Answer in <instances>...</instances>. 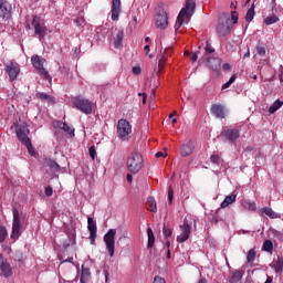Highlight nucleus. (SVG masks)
<instances>
[{"label": "nucleus", "mask_w": 283, "mask_h": 283, "mask_svg": "<svg viewBox=\"0 0 283 283\" xmlns=\"http://www.w3.org/2000/svg\"><path fill=\"white\" fill-rule=\"evenodd\" d=\"M196 12V1L195 0H187L186 6L181 9L177 17V21L175 24V32H178L180 28L185 24V17L191 19Z\"/></svg>", "instance_id": "f257e3e1"}, {"label": "nucleus", "mask_w": 283, "mask_h": 283, "mask_svg": "<svg viewBox=\"0 0 283 283\" xmlns=\"http://www.w3.org/2000/svg\"><path fill=\"white\" fill-rule=\"evenodd\" d=\"M31 63H32L33 67H35V70H38L40 76L42 78H44V81H49V83H52V76L50 75L48 70H45V67H44L45 63H48L45 61V59H43L39 55H33L31 57Z\"/></svg>", "instance_id": "f03ea898"}, {"label": "nucleus", "mask_w": 283, "mask_h": 283, "mask_svg": "<svg viewBox=\"0 0 283 283\" xmlns=\"http://www.w3.org/2000/svg\"><path fill=\"white\" fill-rule=\"evenodd\" d=\"M126 165L130 174H138L143 169V155L140 153H133L127 158Z\"/></svg>", "instance_id": "7ed1b4c3"}, {"label": "nucleus", "mask_w": 283, "mask_h": 283, "mask_svg": "<svg viewBox=\"0 0 283 283\" xmlns=\"http://www.w3.org/2000/svg\"><path fill=\"white\" fill-rule=\"evenodd\" d=\"M109 258H114L116 251V229H109L103 238Z\"/></svg>", "instance_id": "20e7f679"}, {"label": "nucleus", "mask_w": 283, "mask_h": 283, "mask_svg": "<svg viewBox=\"0 0 283 283\" xmlns=\"http://www.w3.org/2000/svg\"><path fill=\"white\" fill-rule=\"evenodd\" d=\"M71 103L76 109H78L83 114H92V102L90 99L83 98L81 96H75L71 98Z\"/></svg>", "instance_id": "39448f33"}, {"label": "nucleus", "mask_w": 283, "mask_h": 283, "mask_svg": "<svg viewBox=\"0 0 283 283\" xmlns=\"http://www.w3.org/2000/svg\"><path fill=\"white\" fill-rule=\"evenodd\" d=\"M13 127H15V136L18 138V140H20L21 143H25L28 140H30V128L29 125L25 122H15L13 124Z\"/></svg>", "instance_id": "423d86ee"}, {"label": "nucleus", "mask_w": 283, "mask_h": 283, "mask_svg": "<svg viewBox=\"0 0 283 283\" xmlns=\"http://www.w3.org/2000/svg\"><path fill=\"white\" fill-rule=\"evenodd\" d=\"M117 135L120 140H129V138H132V124H129L127 119L118 120Z\"/></svg>", "instance_id": "0eeeda50"}, {"label": "nucleus", "mask_w": 283, "mask_h": 283, "mask_svg": "<svg viewBox=\"0 0 283 283\" xmlns=\"http://www.w3.org/2000/svg\"><path fill=\"white\" fill-rule=\"evenodd\" d=\"M231 32V18L221 15L217 24V33L219 36H227Z\"/></svg>", "instance_id": "6e6552de"}, {"label": "nucleus", "mask_w": 283, "mask_h": 283, "mask_svg": "<svg viewBox=\"0 0 283 283\" xmlns=\"http://www.w3.org/2000/svg\"><path fill=\"white\" fill-rule=\"evenodd\" d=\"M155 23L160 30H165L169 25V18H167V11L165 9L160 7L156 8Z\"/></svg>", "instance_id": "1a4fd4ad"}, {"label": "nucleus", "mask_w": 283, "mask_h": 283, "mask_svg": "<svg viewBox=\"0 0 283 283\" xmlns=\"http://www.w3.org/2000/svg\"><path fill=\"white\" fill-rule=\"evenodd\" d=\"M19 235H21V217L19 214V210L17 208H13L11 239L19 240Z\"/></svg>", "instance_id": "9d476101"}, {"label": "nucleus", "mask_w": 283, "mask_h": 283, "mask_svg": "<svg viewBox=\"0 0 283 283\" xmlns=\"http://www.w3.org/2000/svg\"><path fill=\"white\" fill-rule=\"evenodd\" d=\"M179 228L181 233L180 235H177V242L182 244V242H187V240L191 238V226L187 221H184V224H181Z\"/></svg>", "instance_id": "9b49d317"}, {"label": "nucleus", "mask_w": 283, "mask_h": 283, "mask_svg": "<svg viewBox=\"0 0 283 283\" xmlns=\"http://www.w3.org/2000/svg\"><path fill=\"white\" fill-rule=\"evenodd\" d=\"M0 17L6 21L12 19V4L8 0H0Z\"/></svg>", "instance_id": "f8f14e48"}, {"label": "nucleus", "mask_w": 283, "mask_h": 283, "mask_svg": "<svg viewBox=\"0 0 283 283\" xmlns=\"http://www.w3.org/2000/svg\"><path fill=\"white\" fill-rule=\"evenodd\" d=\"M221 136L226 138L229 143L233 144L240 138V129L238 128H228L221 132Z\"/></svg>", "instance_id": "ddd939ff"}, {"label": "nucleus", "mask_w": 283, "mask_h": 283, "mask_svg": "<svg viewBox=\"0 0 283 283\" xmlns=\"http://www.w3.org/2000/svg\"><path fill=\"white\" fill-rule=\"evenodd\" d=\"M4 67H6L7 74L9 75L10 81H17V77L21 72L19 64L14 62H10L9 64H4Z\"/></svg>", "instance_id": "4468645a"}, {"label": "nucleus", "mask_w": 283, "mask_h": 283, "mask_svg": "<svg viewBox=\"0 0 283 283\" xmlns=\"http://www.w3.org/2000/svg\"><path fill=\"white\" fill-rule=\"evenodd\" d=\"M31 25L34 28L35 34L40 36V39H43L45 36V25L41 24V18L38 15H33V20L31 22Z\"/></svg>", "instance_id": "2eb2a0df"}, {"label": "nucleus", "mask_w": 283, "mask_h": 283, "mask_svg": "<svg viewBox=\"0 0 283 283\" xmlns=\"http://www.w3.org/2000/svg\"><path fill=\"white\" fill-rule=\"evenodd\" d=\"M87 229L90 231L91 244H96V233L98 229L96 228V221H94V218L92 217L87 218Z\"/></svg>", "instance_id": "dca6fc26"}, {"label": "nucleus", "mask_w": 283, "mask_h": 283, "mask_svg": "<svg viewBox=\"0 0 283 283\" xmlns=\"http://www.w3.org/2000/svg\"><path fill=\"white\" fill-rule=\"evenodd\" d=\"M210 114L214 116V118H226L227 117V111L224 109V106L222 104H212L210 108Z\"/></svg>", "instance_id": "f3484780"}, {"label": "nucleus", "mask_w": 283, "mask_h": 283, "mask_svg": "<svg viewBox=\"0 0 283 283\" xmlns=\"http://www.w3.org/2000/svg\"><path fill=\"white\" fill-rule=\"evenodd\" d=\"M122 2L120 0H112V20L118 21V17H120L122 12Z\"/></svg>", "instance_id": "a211bd4d"}, {"label": "nucleus", "mask_w": 283, "mask_h": 283, "mask_svg": "<svg viewBox=\"0 0 283 283\" xmlns=\"http://www.w3.org/2000/svg\"><path fill=\"white\" fill-rule=\"evenodd\" d=\"M193 149H196V147L193 146V142H189L181 145L179 151L182 158H187V156H191L193 154Z\"/></svg>", "instance_id": "6ab92c4d"}, {"label": "nucleus", "mask_w": 283, "mask_h": 283, "mask_svg": "<svg viewBox=\"0 0 283 283\" xmlns=\"http://www.w3.org/2000/svg\"><path fill=\"white\" fill-rule=\"evenodd\" d=\"M0 271L3 277H12V266L3 259L0 262Z\"/></svg>", "instance_id": "aec40b11"}, {"label": "nucleus", "mask_w": 283, "mask_h": 283, "mask_svg": "<svg viewBox=\"0 0 283 283\" xmlns=\"http://www.w3.org/2000/svg\"><path fill=\"white\" fill-rule=\"evenodd\" d=\"M207 65L210 70H213V72H218L222 66V60L220 57H208Z\"/></svg>", "instance_id": "412c9836"}, {"label": "nucleus", "mask_w": 283, "mask_h": 283, "mask_svg": "<svg viewBox=\"0 0 283 283\" xmlns=\"http://www.w3.org/2000/svg\"><path fill=\"white\" fill-rule=\"evenodd\" d=\"M55 127H59V129H62V132H65V134L70 135L71 138H74V128L70 127L67 123L56 122Z\"/></svg>", "instance_id": "4be33fe9"}, {"label": "nucleus", "mask_w": 283, "mask_h": 283, "mask_svg": "<svg viewBox=\"0 0 283 283\" xmlns=\"http://www.w3.org/2000/svg\"><path fill=\"white\" fill-rule=\"evenodd\" d=\"M146 209L148 211H151L153 213H156L158 211V207L156 203V198L154 197H148L146 200Z\"/></svg>", "instance_id": "5701e85b"}, {"label": "nucleus", "mask_w": 283, "mask_h": 283, "mask_svg": "<svg viewBox=\"0 0 283 283\" xmlns=\"http://www.w3.org/2000/svg\"><path fill=\"white\" fill-rule=\"evenodd\" d=\"M244 277V271L243 270H235L231 273V277L229 280L230 283H238Z\"/></svg>", "instance_id": "b1692460"}, {"label": "nucleus", "mask_w": 283, "mask_h": 283, "mask_svg": "<svg viewBox=\"0 0 283 283\" xmlns=\"http://www.w3.org/2000/svg\"><path fill=\"white\" fill-rule=\"evenodd\" d=\"M125 39V31L118 30L116 36L114 38V46L116 49L123 48V40Z\"/></svg>", "instance_id": "393cba45"}, {"label": "nucleus", "mask_w": 283, "mask_h": 283, "mask_svg": "<svg viewBox=\"0 0 283 283\" xmlns=\"http://www.w3.org/2000/svg\"><path fill=\"white\" fill-rule=\"evenodd\" d=\"M169 56H171V49H166L158 62L159 70H161V67L167 63V59H169Z\"/></svg>", "instance_id": "a878e982"}, {"label": "nucleus", "mask_w": 283, "mask_h": 283, "mask_svg": "<svg viewBox=\"0 0 283 283\" xmlns=\"http://www.w3.org/2000/svg\"><path fill=\"white\" fill-rule=\"evenodd\" d=\"M237 196L235 195H229L224 198V200L221 202V209H227L229 205H233L235 202Z\"/></svg>", "instance_id": "bb28decb"}, {"label": "nucleus", "mask_w": 283, "mask_h": 283, "mask_svg": "<svg viewBox=\"0 0 283 283\" xmlns=\"http://www.w3.org/2000/svg\"><path fill=\"white\" fill-rule=\"evenodd\" d=\"M147 235H148L147 249H154V244L156 242V237L154 235V230H151V228L147 229Z\"/></svg>", "instance_id": "cd10ccee"}, {"label": "nucleus", "mask_w": 283, "mask_h": 283, "mask_svg": "<svg viewBox=\"0 0 283 283\" xmlns=\"http://www.w3.org/2000/svg\"><path fill=\"white\" fill-rule=\"evenodd\" d=\"M90 269L82 265V272H81V283H87V280H90Z\"/></svg>", "instance_id": "c85d7f7f"}, {"label": "nucleus", "mask_w": 283, "mask_h": 283, "mask_svg": "<svg viewBox=\"0 0 283 283\" xmlns=\"http://www.w3.org/2000/svg\"><path fill=\"white\" fill-rule=\"evenodd\" d=\"M255 17V3H252L251 8L248 10L245 14V21L248 23H251L253 21V18Z\"/></svg>", "instance_id": "c756f323"}, {"label": "nucleus", "mask_w": 283, "mask_h": 283, "mask_svg": "<svg viewBox=\"0 0 283 283\" xmlns=\"http://www.w3.org/2000/svg\"><path fill=\"white\" fill-rule=\"evenodd\" d=\"M283 101L276 99L269 108V114H275L282 107Z\"/></svg>", "instance_id": "7c9ffc66"}, {"label": "nucleus", "mask_w": 283, "mask_h": 283, "mask_svg": "<svg viewBox=\"0 0 283 283\" xmlns=\"http://www.w3.org/2000/svg\"><path fill=\"white\" fill-rule=\"evenodd\" d=\"M262 213H265V216H268L272 220H275V218H277V213L273 211L272 208H269V207L262 208Z\"/></svg>", "instance_id": "2f4dec72"}, {"label": "nucleus", "mask_w": 283, "mask_h": 283, "mask_svg": "<svg viewBox=\"0 0 283 283\" xmlns=\"http://www.w3.org/2000/svg\"><path fill=\"white\" fill-rule=\"evenodd\" d=\"M22 145H24L27 147L30 156H36V150H34L31 139H28L27 142H22Z\"/></svg>", "instance_id": "473e14b6"}, {"label": "nucleus", "mask_w": 283, "mask_h": 283, "mask_svg": "<svg viewBox=\"0 0 283 283\" xmlns=\"http://www.w3.org/2000/svg\"><path fill=\"white\" fill-rule=\"evenodd\" d=\"M275 273H282L283 271V258L279 256L275 264L273 265Z\"/></svg>", "instance_id": "72a5a7b5"}, {"label": "nucleus", "mask_w": 283, "mask_h": 283, "mask_svg": "<svg viewBox=\"0 0 283 283\" xmlns=\"http://www.w3.org/2000/svg\"><path fill=\"white\" fill-rule=\"evenodd\" d=\"M46 165L52 171H61V166L54 159H49Z\"/></svg>", "instance_id": "f704fd0d"}, {"label": "nucleus", "mask_w": 283, "mask_h": 283, "mask_svg": "<svg viewBox=\"0 0 283 283\" xmlns=\"http://www.w3.org/2000/svg\"><path fill=\"white\" fill-rule=\"evenodd\" d=\"M280 21V18L276 14L270 15L264 19L265 25H273V23H277Z\"/></svg>", "instance_id": "c9c22d12"}, {"label": "nucleus", "mask_w": 283, "mask_h": 283, "mask_svg": "<svg viewBox=\"0 0 283 283\" xmlns=\"http://www.w3.org/2000/svg\"><path fill=\"white\" fill-rule=\"evenodd\" d=\"M6 238H8V229H6L3 226H0V244L6 242Z\"/></svg>", "instance_id": "e433bc0d"}, {"label": "nucleus", "mask_w": 283, "mask_h": 283, "mask_svg": "<svg viewBox=\"0 0 283 283\" xmlns=\"http://www.w3.org/2000/svg\"><path fill=\"white\" fill-rule=\"evenodd\" d=\"M237 78H238V75H235V74L232 75L230 77V80L222 85L221 90H229V87H231V85H233V83H235Z\"/></svg>", "instance_id": "4c0bfd02"}, {"label": "nucleus", "mask_w": 283, "mask_h": 283, "mask_svg": "<svg viewBox=\"0 0 283 283\" xmlns=\"http://www.w3.org/2000/svg\"><path fill=\"white\" fill-rule=\"evenodd\" d=\"M263 251H266L268 253H271L273 251V241L265 240L263 243Z\"/></svg>", "instance_id": "58836bf2"}, {"label": "nucleus", "mask_w": 283, "mask_h": 283, "mask_svg": "<svg viewBox=\"0 0 283 283\" xmlns=\"http://www.w3.org/2000/svg\"><path fill=\"white\" fill-rule=\"evenodd\" d=\"M255 250L254 249H250L247 255V262H249L251 264V262H255Z\"/></svg>", "instance_id": "ea45409f"}, {"label": "nucleus", "mask_w": 283, "mask_h": 283, "mask_svg": "<svg viewBox=\"0 0 283 283\" xmlns=\"http://www.w3.org/2000/svg\"><path fill=\"white\" fill-rule=\"evenodd\" d=\"M13 260L14 262H19V266H23L24 258L21 252H15Z\"/></svg>", "instance_id": "a19ab883"}, {"label": "nucleus", "mask_w": 283, "mask_h": 283, "mask_svg": "<svg viewBox=\"0 0 283 283\" xmlns=\"http://www.w3.org/2000/svg\"><path fill=\"white\" fill-rule=\"evenodd\" d=\"M38 98L41 101H49L51 103L52 96L46 93H38Z\"/></svg>", "instance_id": "79ce46f5"}, {"label": "nucleus", "mask_w": 283, "mask_h": 283, "mask_svg": "<svg viewBox=\"0 0 283 283\" xmlns=\"http://www.w3.org/2000/svg\"><path fill=\"white\" fill-rule=\"evenodd\" d=\"M210 163H212V165H217V167H219L220 166V156L219 155H211Z\"/></svg>", "instance_id": "37998d69"}, {"label": "nucleus", "mask_w": 283, "mask_h": 283, "mask_svg": "<svg viewBox=\"0 0 283 283\" xmlns=\"http://www.w3.org/2000/svg\"><path fill=\"white\" fill-rule=\"evenodd\" d=\"M205 51H206V54H213V52H216V49L211 46V43L206 42Z\"/></svg>", "instance_id": "c03bdc74"}, {"label": "nucleus", "mask_w": 283, "mask_h": 283, "mask_svg": "<svg viewBox=\"0 0 283 283\" xmlns=\"http://www.w3.org/2000/svg\"><path fill=\"white\" fill-rule=\"evenodd\" d=\"M164 235H165V238H166V240H169V238H171V235H172V231H171V229H169V228H167L166 226H164Z\"/></svg>", "instance_id": "a18cd8bd"}, {"label": "nucleus", "mask_w": 283, "mask_h": 283, "mask_svg": "<svg viewBox=\"0 0 283 283\" xmlns=\"http://www.w3.org/2000/svg\"><path fill=\"white\" fill-rule=\"evenodd\" d=\"M256 54L259 56H266V49L264 46H256Z\"/></svg>", "instance_id": "49530a36"}, {"label": "nucleus", "mask_w": 283, "mask_h": 283, "mask_svg": "<svg viewBox=\"0 0 283 283\" xmlns=\"http://www.w3.org/2000/svg\"><path fill=\"white\" fill-rule=\"evenodd\" d=\"M88 154H90L92 160H94L96 158V147H94V146L90 147Z\"/></svg>", "instance_id": "de8ad7c7"}, {"label": "nucleus", "mask_w": 283, "mask_h": 283, "mask_svg": "<svg viewBox=\"0 0 283 283\" xmlns=\"http://www.w3.org/2000/svg\"><path fill=\"white\" fill-rule=\"evenodd\" d=\"M168 200L170 203L174 202V188L171 186L168 188Z\"/></svg>", "instance_id": "09e8293b"}, {"label": "nucleus", "mask_w": 283, "mask_h": 283, "mask_svg": "<svg viewBox=\"0 0 283 283\" xmlns=\"http://www.w3.org/2000/svg\"><path fill=\"white\" fill-rule=\"evenodd\" d=\"M44 193L50 198L54 191L52 190V187L48 186L44 190Z\"/></svg>", "instance_id": "8fccbe9b"}, {"label": "nucleus", "mask_w": 283, "mask_h": 283, "mask_svg": "<svg viewBox=\"0 0 283 283\" xmlns=\"http://www.w3.org/2000/svg\"><path fill=\"white\" fill-rule=\"evenodd\" d=\"M140 72H143L140 66H134L133 67V74H135V76H138V74H140Z\"/></svg>", "instance_id": "3c124183"}, {"label": "nucleus", "mask_w": 283, "mask_h": 283, "mask_svg": "<svg viewBox=\"0 0 283 283\" xmlns=\"http://www.w3.org/2000/svg\"><path fill=\"white\" fill-rule=\"evenodd\" d=\"M222 70H223V72H231V64L224 63V64L222 65Z\"/></svg>", "instance_id": "603ef678"}, {"label": "nucleus", "mask_w": 283, "mask_h": 283, "mask_svg": "<svg viewBox=\"0 0 283 283\" xmlns=\"http://www.w3.org/2000/svg\"><path fill=\"white\" fill-rule=\"evenodd\" d=\"M233 24L238 23V12L237 11H232V17H231Z\"/></svg>", "instance_id": "864d4df0"}, {"label": "nucleus", "mask_w": 283, "mask_h": 283, "mask_svg": "<svg viewBox=\"0 0 283 283\" xmlns=\"http://www.w3.org/2000/svg\"><path fill=\"white\" fill-rule=\"evenodd\" d=\"M198 54H200V51L192 53V55H191L192 63H196V61H198Z\"/></svg>", "instance_id": "5fc2aeb1"}, {"label": "nucleus", "mask_w": 283, "mask_h": 283, "mask_svg": "<svg viewBox=\"0 0 283 283\" xmlns=\"http://www.w3.org/2000/svg\"><path fill=\"white\" fill-rule=\"evenodd\" d=\"M249 209H250V211H256L258 210V206L255 205V202H250L249 203Z\"/></svg>", "instance_id": "6e6d98bb"}, {"label": "nucleus", "mask_w": 283, "mask_h": 283, "mask_svg": "<svg viewBox=\"0 0 283 283\" xmlns=\"http://www.w3.org/2000/svg\"><path fill=\"white\" fill-rule=\"evenodd\" d=\"M153 283H166V282H165V279H163V277H160V276H155Z\"/></svg>", "instance_id": "4d7b16f0"}, {"label": "nucleus", "mask_w": 283, "mask_h": 283, "mask_svg": "<svg viewBox=\"0 0 283 283\" xmlns=\"http://www.w3.org/2000/svg\"><path fill=\"white\" fill-rule=\"evenodd\" d=\"M75 23H76V25H83L85 23V19L77 18V19H75Z\"/></svg>", "instance_id": "13d9d810"}, {"label": "nucleus", "mask_w": 283, "mask_h": 283, "mask_svg": "<svg viewBox=\"0 0 283 283\" xmlns=\"http://www.w3.org/2000/svg\"><path fill=\"white\" fill-rule=\"evenodd\" d=\"M156 158H166L167 154L163 153V151H158L156 153Z\"/></svg>", "instance_id": "bf43d9fd"}, {"label": "nucleus", "mask_w": 283, "mask_h": 283, "mask_svg": "<svg viewBox=\"0 0 283 283\" xmlns=\"http://www.w3.org/2000/svg\"><path fill=\"white\" fill-rule=\"evenodd\" d=\"M138 96H143V103L145 105L147 103V95H146V93H139Z\"/></svg>", "instance_id": "052dcab7"}, {"label": "nucleus", "mask_w": 283, "mask_h": 283, "mask_svg": "<svg viewBox=\"0 0 283 283\" xmlns=\"http://www.w3.org/2000/svg\"><path fill=\"white\" fill-rule=\"evenodd\" d=\"M133 179H134V177H133L130 174H128V175L126 176L127 182H132Z\"/></svg>", "instance_id": "680f3d73"}, {"label": "nucleus", "mask_w": 283, "mask_h": 283, "mask_svg": "<svg viewBox=\"0 0 283 283\" xmlns=\"http://www.w3.org/2000/svg\"><path fill=\"white\" fill-rule=\"evenodd\" d=\"M63 262H70L71 264H74V258H69L64 260Z\"/></svg>", "instance_id": "e2e57ef3"}, {"label": "nucleus", "mask_w": 283, "mask_h": 283, "mask_svg": "<svg viewBox=\"0 0 283 283\" xmlns=\"http://www.w3.org/2000/svg\"><path fill=\"white\" fill-rule=\"evenodd\" d=\"M166 247H167V249H169L171 247V241H169V239H166Z\"/></svg>", "instance_id": "0e129e2a"}, {"label": "nucleus", "mask_w": 283, "mask_h": 283, "mask_svg": "<svg viewBox=\"0 0 283 283\" xmlns=\"http://www.w3.org/2000/svg\"><path fill=\"white\" fill-rule=\"evenodd\" d=\"M279 78H280L281 83H283V71H281V73L279 74Z\"/></svg>", "instance_id": "69168bd1"}, {"label": "nucleus", "mask_w": 283, "mask_h": 283, "mask_svg": "<svg viewBox=\"0 0 283 283\" xmlns=\"http://www.w3.org/2000/svg\"><path fill=\"white\" fill-rule=\"evenodd\" d=\"M144 51L146 52V54H149V45H145Z\"/></svg>", "instance_id": "338daca9"}, {"label": "nucleus", "mask_w": 283, "mask_h": 283, "mask_svg": "<svg viewBox=\"0 0 283 283\" xmlns=\"http://www.w3.org/2000/svg\"><path fill=\"white\" fill-rule=\"evenodd\" d=\"M198 283H207V279L201 277Z\"/></svg>", "instance_id": "774afa93"}]
</instances>
